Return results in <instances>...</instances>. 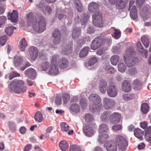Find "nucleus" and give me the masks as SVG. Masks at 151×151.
Segmentation results:
<instances>
[{"mask_svg": "<svg viewBox=\"0 0 151 151\" xmlns=\"http://www.w3.org/2000/svg\"><path fill=\"white\" fill-rule=\"evenodd\" d=\"M26 17L27 20L28 24L29 26H32L33 28L37 27L39 28H45L46 24L45 19L43 17L41 16L39 18V21L37 24L36 19L33 16V14L32 12H30L26 15Z\"/></svg>", "mask_w": 151, "mask_h": 151, "instance_id": "f03ea898", "label": "nucleus"}, {"mask_svg": "<svg viewBox=\"0 0 151 151\" xmlns=\"http://www.w3.org/2000/svg\"><path fill=\"white\" fill-rule=\"evenodd\" d=\"M110 113L108 111H105L101 114V118L102 121L108 119L109 117Z\"/></svg>", "mask_w": 151, "mask_h": 151, "instance_id": "49530a36", "label": "nucleus"}, {"mask_svg": "<svg viewBox=\"0 0 151 151\" xmlns=\"http://www.w3.org/2000/svg\"><path fill=\"white\" fill-rule=\"evenodd\" d=\"M107 87V82L105 80H102L100 82L99 87L101 92L104 93Z\"/></svg>", "mask_w": 151, "mask_h": 151, "instance_id": "b1692460", "label": "nucleus"}, {"mask_svg": "<svg viewBox=\"0 0 151 151\" xmlns=\"http://www.w3.org/2000/svg\"><path fill=\"white\" fill-rule=\"evenodd\" d=\"M23 60V57L21 56H16L14 57V63L16 67L19 66L22 64Z\"/></svg>", "mask_w": 151, "mask_h": 151, "instance_id": "bb28decb", "label": "nucleus"}, {"mask_svg": "<svg viewBox=\"0 0 151 151\" xmlns=\"http://www.w3.org/2000/svg\"><path fill=\"white\" fill-rule=\"evenodd\" d=\"M120 114L118 113L112 114L111 116V122L113 124L118 123L120 121Z\"/></svg>", "mask_w": 151, "mask_h": 151, "instance_id": "6ab92c4d", "label": "nucleus"}, {"mask_svg": "<svg viewBox=\"0 0 151 151\" xmlns=\"http://www.w3.org/2000/svg\"><path fill=\"white\" fill-rule=\"evenodd\" d=\"M109 130L107 125L104 124H101L99 127V133H106Z\"/></svg>", "mask_w": 151, "mask_h": 151, "instance_id": "72a5a7b5", "label": "nucleus"}, {"mask_svg": "<svg viewBox=\"0 0 151 151\" xmlns=\"http://www.w3.org/2000/svg\"><path fill=\"white\" fill-rule=\"evenodd\" d=\"M97 6L96 12H95V26L98 27H101L103 25L102 14L99 10V6L95 2V7Z\"/></svg>", "mask_w": 151, "mask_h": 151, "instance_id": "0eeeda50", "label": "nucleus"}, {"mask_svg": "<svg viewBox=\"0 0 151 151\" xmlns=\"http://www.w3.org/2000/svg\"><path fill=\"white\" fill-rule=\"evenodd\" d=\"M145 0H136V4L138 7H140L142 6Z\"/></svg>", "mask_w": 151, "mask_h": 151, "instance_id": "e2e57ef3", "label": "nucleus"}, {"mask_svg": "<svg viewBox=\"0 0 151 151\" xmlns=\"http://www.w3.org/2000/svg\"><path fill=\"white\" fill-rule=\"evenodd\" d=\"M70 97V95L67 93H64L62 96V98L64 103H67Z\"/></svg>", "mask_w": 151, "mask_h": 151, "instance_id": "5fc2aeb1", "label": "nucleus"}, {"mask_svg": "<svg viewBox=\"0 0 151 151\" xmlns=\"http://www.w3.org/2000/svg\"><path fill=\"white\" fill-rule=\"evenodd\" d=\"M107 151H116L117 147L114 141H109L104 144Z\"/></svg>", "mask_w": 151, "mask_h": 151, "instance_id": "ddd939ff", "label": "nucleus"}, {"mask_svg": "<svg viewBox=\"0 0 151 151\" xmlns=\"http://www.w3.org/2000/svg\"><path fill=\"white\" fill-rule=\"evenodd\" d=\"M50 63L47 61H45L41 64V66L42 70L44 71H46L49 67Z\"/></svg>", "mask_w": 151, "mask_h": 151, "instance_id": "09e8293b", "label": "nucleus"}, {"mask_svg": "<svg viewBox=\"0 0 151 151\" xmlns=\"http://www.w3.org/2000/svg\"><path fill=\"white\" fill-rule=\"evenodd\" d=\"M24 74L29 78L32 79H34L36 75V72L35 70L32 68L28 69L24 72Z\"/></svg>", "mask_w": 151, "mask_h": 151, "instance_id": "f3484780", "label": "nucleus"}, {"mask_svg": "<svg viewBox=\"0 0 151 151\" xmlns=\"http://www.w3.org/2000/svg\"><path fill=\"white\" fill-rule=\"evenodd\" d=\"M80 105L83 109H85L86 106V104L84 100L81 99L80 101Z\"/></svg>", "mask_w": 151, "mask_h": 151, "instance_id": "680f3d73", "label": "nucleus"}, {"mask_svg": "<svg viewBox=\"0 0 151 151\" xmlns=\"http://www.w3.org/2000/svg\"><path fill=\"white\" fill-rule=\"evenodd\" d=\"M122 129V126L120 124L114 125L112 127V129L115 132L119 130Z\"/></svg>", "mask_w": 151, "mask_h": 151, "instance_id": "bf43d9fd", "label": "nucleus"}, {"mask_svg": "<svg viewBox=\"0 0 151 151\" xmlns=\"http://www.w3.org/2000/svg\"><path fill=\"white\" fill-rule=\"evenodd\" d=\"M56 60V65L58 66L60 69H64L68 65V62L67 60L65 58L58 59V61Z\"/></svg>", "mask_w": 151, "mask_h": 151, "instance_id": "dca6fc26", "label": "nucleus"}, {"mask_svg": "<svg viewBox=\"0 0 151 151\" xmlns=\"http://www.w3.org/2000/svg\"><path fill=\"white\" fill-rule=\"evenodd\" d=\"M105 72L107 73L113 74L115 72L114 68L110 66H107L105 69Z\"/></svg>", "mask_w": 151, "mask_h": 151, "instance_id": "3c124183", "label": "nucleus"}, {"mask_svg": "<svg viewBox=\"0 0 151 151\" xmlns=\"http://www.w3.org/2000/svg\"><path fill=\"white\" fill-rule=\"evenodd\" d=\"M89 17L90 16L88 13H84L81 20L82 25H84L87 23Z\"/></svg>", "mask_w": 151, "mask_h": 151, "instance_id": "c03bdc74", "label": "nucleus"}, {"mask_svg": "<svg viewBox=\"0 0 151 151\" xmlns=\"http://www.w3.org/2000/svg\"><path fill=\"white\" fill-rule=\"evenodd\" d=\"M141 41L146 48H147L149 45V41L148 37L145 35H144L141 38Z\"/></svg>", "mask_w": 151, "mask_h": 151, "instance_id": "4c0bfd02", "label": "nucleus"}, {"mask_svg": "<svg viewBox=\"0 0 151 151\" xmlns=\"http://www.w3.org/2000/svg\"><path fill=\"white\" fill-rule=\"evenodd\" d=\"M27 45V42L24 38L21 39L19 42V48L21 51H24Z\"/></svg>", "mask_w": 151, "mask_h": 151, "instance_id": "412c9836", "label": "nucleus"}, {"mask_svg": "<svg viewBox=\"0 0 151 151\" xmlns=\"http://www.w3.org/2000/svg\"><path fill=\"white\" fill-rule=\"evenodd\" d=\"M89 100L90 101L89 108L90 110L93 113L94 111V94H91L89 97Z\"/></svg>", "mask_w": 151, "mask_h": 151, "instance_id": "5701e85b", "label": "nucleus"}, {"mask_svg": "<svg viewBox=\"0 0 151 151\" xmlns=\"http://www.w3.org/2000/svg\"><path fill=\"white\" fill-rule=\"evenodd\" d=\"M14 29H5V31L8 35L10 36L13 33Z\"/></svg>", "mask_w": 151, "mask_h": 151, "instance_id": "338daca9", "label": "nucleus"}, {"mask_svg": "<svg viewBox=\"0 0 151 151\" xmlns=\"http://www.w3.org/2000/svg\"><path fill=\"white\" fill-rule=\"evenodd\" d=\"M89 50V48L88 47H85L81 50L79 53L80 58H83L87 56Z\"/></svg>", "mask_w": 151, "mask_h": 151, "instance_id": "cd10ccee", "label": "nucleus"}, {"mask_svg": "<svg viewBox=\"0 0 151 151\" xmlns=\"http://www.w3.org/2000/svg\"><path fill=\"white\" fill-rule=\"evenodd\" d=\"M133 86L134 89L138 90L142 88V82L138 79L133 81Z\"/></svg>", "mask_w": 151, "mask_h": 151, "instance_id": "c756f323", "label": "nucleus"}, {"mask_svg": "<svg viewBox=\"0 0 151 151\" xmlns=\"http://www.w3.org/2000/svg\"><path fill=\"white\" fill-rule=\"evenodd\" d=\"M118 68L119 71L123 72H124L126 68V66L123 63H120L118 65Z\"/></svg>", "mask_w": 151, "mask_h": 151, "instance_id": "8fccbe9b", "label": "nucleus"}, {"mask_svg": "<svg viewBox=\"0 0 151 151\" xmlns=\"http://www.w3.org/2000/svg\"><path fill=\"white\" fill-rule=\"evenodd\" d=\"M85 119L86 122H89L93 120V117L92 115L87 114L85 116Z\"/></svg>", "mask_w": 151, "mask_h": 151, "instance_id": "4d7b16f0", "label": "nucleus"}, {"mask_svg": "<svg viewBox=\"0 0 151 151\" xmlns=\"http://www.w3.org/2000/svg\"><path fill=\"white\" fill-rule=\"evenodd\" d=\"M6 17L5 16H1L0 17V27L5 23L6 20Z\"/></svg>", "mask_w": 151, "mask_h": 151, "instance_id": "052dcab7", "label": "nucleus"}, {"mask_svg": "<svg viewBox=\"0 0 151 151\" xmlns=\"http://www.w3.org/2000/svg\"><path fill=\"white\" fill-rule=\"evenodd\" d=\"M149 108V106L147 103H143L141 106V110L144 114H145L148 112Z\"/></svg>", "mask_w": 151, "mask_h": 151, "instance_id": "58836bf2", "label": "nucleus"}, {"mask_svg": "<svg viewBox=\"0 0 151 151\" xmlns=\"http://www.w3.org/2000/svg\"><path fill=\"white\" fill-rule=\"evenodd\" d=\"M145 138L146 140L151 145V126L148 127L146 129Z\"/></svg>", "mask_w": 151, "mask_h": 151, "instance_id": "4be33fe9", "label": "nucleus"}, {"mask_svg": "<svg viewBox=\"0 0 151 151\" xmlns=\"http://www.w3.org/2000/svg\"><path fill=\"white\" fill-rule=\"evenodd\" d=\"M122 88L123 91L126 92H129L131 89L130 83L126 80L124 81L122 83Z\"/></svg>", "mask_w": 151, "mask_h": 151, "instance_id": "a211bd4d", "label": "nucleus"}, {"mask_svg": "<svg viewBox=\"0 0 151 151\" xmlns=\"http://www.w3.org/2000/svg\"><path fill=\"white\" fill-rule=\"evenodd\" d=\"M130 15L131 18L133 20H136L137 18V10L135 6L134 5L132 6L130 11Z\"/></svg>", "mask_w": 151, "mask_h": 151, "instance_id": "aec40b11", "label": "nucleus"}, {"mask_svg": "<svg viewBox=\"0 0 151 151\" xmlns=\"http://www.w3.org/2000/svg\"><path fill=\"white\" fill-rule=\"evenodd\" d=\"M55 103L57 105H60L62 103L61 97L57 96L55 99Z\"/></svg>", "mask_w": 151, "mask_h": 151, "instance_id": "0e129e2a", "label": "nucleus"}, {"mask_svg": "<svg viewBox=\"0 0 151 151\" xmlns=\"http://www.w3.org/2000/svg\"><path fill=\"white\" fill-rule=\"evenodd\" d=\"M75 7L78 12H81L83 10V6L80 0H74Z\"/></svg>", "mask_w": 151, "mask_h": 151, "instance_id": "c85d7f7f", "label": "nucleus"}, {"mask_svg": "<svg viewBox=\"0 0 151 151\" xmlns=\"http://www.w3.org/2000/svg\"><path fill=\"white\" fill-rule=\"evenodd\" d=\"M29 52L31 59L35 60L38 55V51L37 48L35 46H32L29 48Z\"/></svg>", "mask_w": 151, "mask_h": 151, "instance_id": "4468645a", "label": "nucleus"}, {"mask_svg": "<svg viewBox=\"0 0 151 151\" xmlns=\"http://www.w3.org/2000/svg\"><path fill=\"white\" fill-rule=\"evenodd\" d=\"M10 92L17 94H23L27 91V87L24 81L14 79L9 86Z\"/></svg>", "mask_w": 151, "mask_h": 151, "instance_id": "f257e3e1", "label": "nucleus"}, {"mask_svg": "<svg viewBox=\"0 0 151 151\" xmlns=\"http://www.w3.org/2000/svg\"><path fill=\"white\" fill-rule=\"evenodd\" d=\"M134 94H124L122 95V98L125 101H128L134 98Z\"/></svg>", "mask_w": 151, "mask_h": 151, "instance_id": "de8ad7c7", "label": "nucleus"}, {"mask_svg": "<svg viewBox=\"0 0 151 151\" xmlns=\"http://www.w3.org/2000/svg\"><path fill=\"white\" fill-rule=\"evenodd\" d=\"M95 50L99 47L103 45L104 43H106L108 45H110L111 43V40L110 38L100 37L99 38H95Z\"/></svg>", "mask_w": 151, "mask_h": 151, "instance_id": "6e6552de", "label": "nucleus"}, {"mask_svg": "<svg viewBox=\"0 0 151 151\" xmlns=\"http://www.w3.org/2000/svg\"><path fill=\"white\" fill-rule=\"evenodd\" d=\"M52 37L53 38V42L55 45L60 43L61 39L60 32L58 29H56L53 32Z\"/></svg>", "mask_w": 151, "mask_h": 151, "instance_id": "9b49d317", "label": "nucleus"}, {"mask_svg": "<svg viewBox=\"0 0 151 151\" xmlns=\"http://www.w3.org/2000/svg\"><path fill=\"white\" fill-rule=\"evenodd\" d=\"M59 146L62 150L65 151L68 148L69 145L65 140H63L59 143Z\"/></svg>", "mask_w": 151, "mask_h": 151, "instance_id": "7c9ffc66", "label": "nucleus"}, {"mask_svg": "<svg viewBox=\"0 0 151 151\" xmlns=\"http://www.w3.org/2000/svg\"><path fill=\"white\" fill-rule=\"evenodd\" d=\"M112 36L115 39H118L121 36V32L119 29H115Z\"/></svg>", "mask_w": 151, "mask_h": 151, "instance_id": "79ce46f5", "label": "nucleus"}, {"mask_svg": "<svg viewBox=\"0 0 151 151\" xmlns=\"http://www.w3.org/2000/svg\"><path fill=\"white\" fill-rule=\"evenodd\" d=\"M103 106L106 109H111L115 104V101L112 99L104 98L103 100Z\"/></svg>", "mask_w": 151, "mask_h": 151, "instance_id": "9d476101", "label": "nucleus"}, {"mask_svg": "<svg viewBox=\"0 0 151 151\" xmlns=\"http://www.w3.org/2000/svg\"><path fill=\"white\" fill-rule=\"evenodd\" d=\"M7 17L8 19L10 20L11 22H16L18 19V12L17 11L13 10L12 12L8 13Z\"/></svg>", "mask_w": 151, "mask_h": 151, "instance_id": "2eb2a0df", "label": "nucleus"}, {"mask_svg": "<svg viewBox=\"0 0 151 151\" xmlns=\"http://www.w3.org/2000/svg\"><path fill=\"white\" fill-rule=\"evenodd\" d=\"M135 54L134 49L129 48L126 51L124 55V60L128 67L132 66L136 63L137 59L134 57Z\"/></svg>", "mask_w": 151, "mask_h": 151, "instance_id": "7ed1b4c3", "label": "nucleus"}, {"mask_svg": "<svg viewBox=\"0 0 151 151\" xmlns=\"http://www.w3.org/2000/svg\"><path fill=\"white\" fill-rule=\"evenodd\" d=\"M20 76L19 73H17L16 71H13L12 72L9 76V78L10 80L14 78Z\"/></svg>", "mask_w": 151, "mask_h": 151, "instance_id": "6e6d98bb", "label": "nucleus"}, {"mask_svg": "<svg viewBox=\"0 0 151 151\" xmlns=\"http://www.w3.org/2000/svg\"><path fill=\"white\" fill-rule=\"evenodd\" d=\"M34 118L35 121L38 123L41 122L43 119L42 114L39 111L36 113L35 114Z\"/></svg>", "mask_w": 151, "mask_h": 151, "instance_id": "e433bc0d", "label": "nucleus"}, {"mask_svg": "<svg viewBox=\"0 0 151 151\" xmlns=\"http://www.w3.org/2000/svg\"><path fill=\"white\" fill-rule=\"evenodd\" d=\"M81 34L80 29H74L72 33V37L74 39L78 37Z\"/></svg>", "mask_w": 151, "mask_h": 151, "instance_id": "a19ab883", "label": "nucleus"}, {"mask_svg": "<svg viewBox=\"0 0 151 151\" xmlns=\"http://www.w3.org/2000/svg\"><path fill=\"white\" fill-rule=\"evenodd\" d=\"M105 52V49L103 48H100L96 52V54L98 55H101Z\"/></svg>", "mask_w": 151, "mask_h": 151, "instance_id": "774afa93", "label": "nucleus"}, {"mask_svg": "<svg viewBox=\"0 0 151 151\" xmlns=\"http://www.w3.org/2000/svg\"><path fill=\"white\" fill-rule=\"evenodd\" d=\"M109 135L107 134H103L99 135L98 141L101 143H104L108 139Z\"/></svg>", "mask_w": 151, "mask_h": 151, "instance_id": "2f4dec72", "label": "nucleus"}, {"mask_svg": "<svg viewBox=\"0 0 151 151\" xmlns=\"http://www.w3.org/2000/svg\"><path fill=\"white\" fill-rule=\"evenodd\" d=\"M137 46L140 52L142 54H144L145 55L147 54V50H145L144 49L142 45L140 42H138L137 43Z\"/></svg>", "mask_w": 151, "mask_h": 151, "instance_id": "c9c22d12", "label": "nucleus"}, {"mask_svg": "<svg viewBox=\"0 0 151 151\" xmlns=\"http://www.w3.org/2000/svg\"><path fill=\"white\" fill-rule=\"evenodd\" d=\"M107 92L108 95L110 97L114 98L118 94V89L114 85L113 81L109 82Z\"/></svg>", "mask_w": 151, "mask_h": 151, "instance_id": "423d86ee", "label": "nucleus"}, {"mask_svg": "<svg viewBox=\"0 0 151 151\" xmlns=\"http://www.w3.org/2000/svg\"><path fill=\"white\" fill-rule=\"evenodd\" d=\"M70 151H81V150L78 146L73 145L70 146Z\"/></svg>", "mask_w": 151, "mask_h": 151, "instance_id": "864d4df0", "label": "nucleus"}, {"mask_svg": "<svg viewBox=\"0 0 151 151\" xmlns=\"http://www.w3.org/2000/svg\"><path fill=\"white\" fill-rule=\"evenodd\" d=\"M115 140L119 151H125V148L127 145V140L123 137L119 135L116 136Z\"/></svg>", "mask_w": 151, "mask_h": 151, "instance_id": "39448f33", "label": "nucleus"}, {"mask_svg": "<svg viewBox=\"0 0 151 151\" xmlns=\"http://www.w3.org/2000/svg\"><path fill=\"white\" fill-rule=\"evenodd\" d=\"M144 132L140 129L137 128L134 130V136L140 140H142L143 139L142 136Z\"/></svg>", "mask_w": 151, "mask_h": 151, "instance_id": "a878e982", "label": "nucleus"}, {"mask_svg": "<svg viewBox=\"0 0 151 151\" xmlns=\"http://www.w3.org/2000/svg\"><path fill=\"white\" fill-rule=\"evenodd\" d=\"M141 10L140 14L143 17L147 16L149 14L148 8L146 6H143Z\"/></svg>", "mask_w": 151, "mask_h": 151, "instance_id": "f704fd0d", "label": "nucleus"}, {"mask_svg": "<svg viewBox=\"0 0 151 151\" xmlns=\"http://www.w3.org/2000/svg\"><path fill=\"white\" fill-rule=\"evenodd\" d=\"M8 37L6 35L0 37V44L1 46H3L5 44L7 40Z\"/></svg>", "mask_w": 151, "mask_h": 151, "instance_id": "603ef678", "label": "nucleus"}, {"mask_svg": "<svg viewBox=\"0 0 151 151\" xmlns=\"http://www.w3.org/2000/svg\"><path fill=\"white\" fill-rule=\"evenodd\" d=\"M119 57L117 55H114L111 58L110 61L112 64L115 65L119 61Z\"/></svg>", "mask_w": 151, "mask_h": 151, "instance_id": "37998d69", "label": "nucleus"}, {"mask_svg": "<svg viewBox=\"0 0 151 151\" xmlns=\"http://www.w3.org/2000/svg\"><path fill=\"white\" fill-rule=\"evenodd\" d=\"M70 109L75 112H78L80 111L79 106L78 104H73L70 107Z\"/></svg>", "mask_w": 151, "mask_h": 151, "instance_id": "ea45409f", "label": "nucleus"}, {"mask_svg": "<svg viewBox=\"0 0 151 151\" xmlns=\"http://www.w3.org/2000/svg\"><path fill=\"white\" fill-rule=\"evenodd\" d=\"M103 109L100 97L95 94V114H99Z\"/></svg>", "mask_w": 151, "mask_h": 151, "instance_id": "1a4fd4ad", "label": "nucleus"}, {"mask_svg": "<svg viewBox=\"0 0 151 151\" xmlns=\"http://www.w3.org/2000/svg\"><path fill=\"white\" fill-rule=\"evenodd\" d=\"M58 55H53L51 59L50 66L48 72V73L50 75H56L58 73V69L57 67L56 60L59 58Z\"/></svg>", "mask_w": 151, "mask_h": 151, "instance_id": "20e7f679", "label": "nucleus"}, {"mask_svg": "<svg viewBox=\"0 0 151 151\" xmlns=\"http://www.w3.org/2000/svg\"><path fill=\"white\" fill-rule=\"evenodd\" d=\"M128 71L129 74L132 75L135 74L137 73L136 68H132L129 69Z\"/></svg>", "mask_w": 151, "mask_h": 151, "instance_id": "69168bd1", "label": "nucleus"}, {"mask_svg": "<svg viewBox=\"0 0 151 151\" xmlns=\"http://www.w3.org/2000/svg\"><path fill=\"white\" fill-rule=\"evenodd\" d=\"M88 10L90 13H93L94 11V2H93L90 3L88 6Z\"/></svg>", "mask_w": 151, "mask_h": 151, "instance_id": "13d9d810", "label": "nucleus"}, {"mask_svg": "<svg viewBox=\"0 0 151 151\" xmlns=\"http://www.w3.org/2000/svg\"><path fill=\"white\" fill-rule=\"evenodd\" d=\"M60 126L61 131L64 132H67L69 127L68 125L64 122H62L60 123Z\"/></svg>", "mask_w": 151, "mask_h": 151, "instance_id": "a18cd8bd", "label": "nucleus"}, {"mask_svg": "<svg viewBox=\"0 0 151 151\" xmlns=\"http://www.w3.org/2000/svg\"><path fill=\"white\" fill-rule=\"evenodd\" d=\"M127 0H118L116 4V7L118 9H122L125 6Z\"/></svg>", "mask_w": 151, "mask_h": 151, "instance_id": "473e14b6", "label": "nucleus"}, {"mask_svg": "<svg viewBox=\"0 0 151 151\" xmlns=\"http://www.w3.org/2000/svg\"><path fill=\"white\" fill-rule=\"evenodd\" d=\"M72 45L73 44L71 43H70L68 46L67 45L65 46L64 48H63V47H62V50L61 52L62 53L67 55L72 50L71 48Z\"/></svg>", "mask_w": 151, "mask_h": 151, "instance_id": "393cba45", "label": "nucleus"}, {"mask_svg": "<svg viewBox=\"0 0 151 151\" xmlns=\"http://www.w3.org/2000/svg\"><path fill=\"white\" fill-rule=\"evenodd\" d=\"M83 130L85 135L88 137L92 136L94 133L93 127L91 125L84 126Z\"/></svg>", "mask_w": 151, "mask_h": 151, "instance_id": "f8f14e48", "label": "nucleus"}]
</instances>
